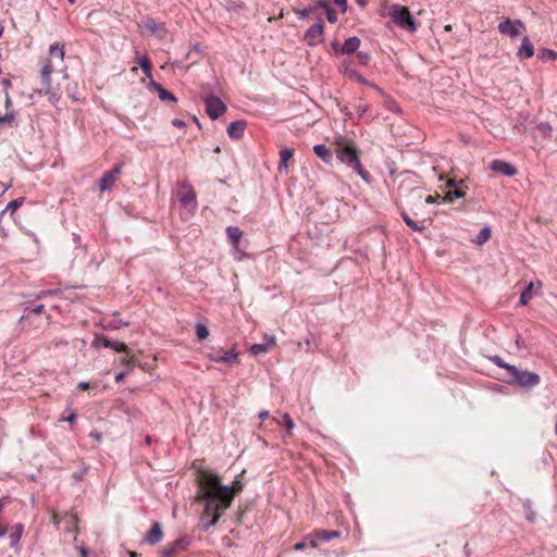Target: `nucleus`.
Listing matches in <instances>:
<instances>
[{
  "label": "nucleus",
  "instance_id": "obj_1",
  "mask_svg": "<svg viewBox=\"0 0 557 557\" xmlns=\"http://www.w3.org/2000/svg\"><path fill=\"white\" fill-rule=\"evenodd\" d=\"M23 313L20 318V323L23 327L40 329L45 324H50L52 315L49 309H58V305H50L37 300L36 296L32 295V298L25 300L22 304Z\"/></svg>",
  "mask_w": 557,
  "mask_h": 557
},
{
  "label": "nucleus",
  "instance_id": "obj_2",
  "mask_svg": "<svg viewBox=\"0 0 557 557\" xmlns=\"http://www.w3.org/2000/svg\"><path fill=\"white\" fill-rule=\"evenodd\" d=\"M216 485H219V475L213 474L209 471L202 472L201 498L206 500V512L210 513L212 510H216L223 513L227 509L233 500V496L220 495L216 492Z\"/></svg>",
  "mask_w": 557,
  "mask_h": 557
},
{
  "label": "nucleus",
  "instance_id": "obj_3",
  "mask_svg": "<svg viewBox=\"0 0 557 557\" xmlns=\"http://www.w3.org/2000/svg\"><path fill=\"white\" fill-rule=\"evenodd\" d=\"M337 158L341 160V162L346 164L348 168H351L354 171H356L357 174L366 183L371 184L372 176L361 165V162H360L359 157L357 154V150H356V148L354 147V145L351 143L341 147L337 150Z\"/></svg>",
  "mask_w": 557,
  "mask_h": 557
},
{
  "label": "nucleus",
  "instance_id": "obj_4",
  "mask_svg": "<svg viewBox=\"0 0 557 557\" xmlns=\"http://www.w3.org/2000/svg\"><path fill=\"white\" fill-rule=\"evenodd\" d=\"M505 382L508 384H516L525 389H531L540 384L541 377L535 372L521 370L513 366L512 369H510L508 379H506Z\"/></svg>",
  "mask_w": 557,
  "mask_h": 557
},
{
  "label": "nucleus",
  "instance_id": "obj_5",
  "mask_svg": "<svg viewBox=\"0 0 557 557\" xmlns=\"http://www.w3.org/2000/svg\"><path fill=\"white\" fill-rule=\"evenodd\" d=\"M389 16L397 26L410 33L418 28V23L407 7L393 4L389 8Z\"/></svg>",
  "mask_w": 557,
  "mask_h": 557
},
{
  "label": "nucleus",
  "instance_id": "obj_6",
  "mask_svg": "<svg viewBox=\"0 0 557 557\" xmlns=\"http://www.w3.org/2000/svg\"><path fill=\"white\" fill-rule=\"evenodd\" d=\"M205 110L211 120H218L226 111L224 102L214 95H208L205 98Z\"/></svg>",
  "mask_w": 557,
  "mask_h": 557
},
{
  "label": "nucleus",
  "instance_id": "obj_7",
  "mask_svg": "<svg viewBox=\"0 0 557 557\" xmlns=\"http://www.w3.org/2000/svg\"><path fill=\"white\" fill-rule=\"evenodd\" d=\"M190 544L191 539L183 535L164 546L160 554L162 557H174L178 553L186 550Z\"/></svg>",
  "mask_w": 557,
  "mask_h": 557
},
{
  "label": "nucleus",
  "instance_id": "obj_8",
  "mask_svg": "<svg viewBox=\"0 0 557 557\" xmlns=\"http://www.w3.org/2000/svg\"><path fill=\"white\" fill-rule=\"evenodd\" d=\"M324 34V22L321 16L318 17V22L310 26L304 35L305 40H307L308 46L314 47L318 44L323 41Z\"/></svg>",
  "mask_w": 557,
  "mask_h": 557
},
{
  "label": "nucleus",
  "instance_id": "obj_9",
  "mask_svg": "<svg viewBox=\"0 0 557 557\" xmlns=\"http://www.w3.org/2000/svg\"><path fill=\"white\" fill-rule=\"evenodd\" d=\"M497 29L500 34L507 35L510 38H516L520 35L521 29H525V26L521 20L512 21L507 17L498 24Z\"/></svg>",
  "mask_w": 557,
  "mask_h": 557
},
{
  "label": "nucleus",
  "instance_id": "obj_10",
  "mask_svg": "<svg viewBox=\"0 0 557 557\" xmlns=\"http://www.w3.org/2000/svg\"><path fill=\"white\" fill-rule=\"evenodd\" d=\"M123 163H116L110 171L104 172L98 183L99 189L101 191L111 190L121 175Z\"/></svg>",
  "mask_w": 557,
  "mask_h": 557
},
{
  "label": "nucleus",
  "instance_id": "obj_11",
  "mask_svg": "<svg viewBox=\"0 0 557 557\" xmlns=\"http://www.w3.org/2000/svg\"><path fill=\"white\" fill-rule=\"evenodd\" d=\"M95 348H111L117 352H128V347L125 343L119 341H111L104 335L97 334L91 343Z\"/></svg>",
  "mask_w": 557,
  "mask_h": 557
},
{
  "label": "nucleus",
  "instance_id": "obj_12",
  "mask_svg": "<svg viewBox=\"0 0 557 557\" xmlns=\"http://www.w3.org/2000/svg\"><path fill=\"white\" fill-rule=\"evenodd\" d=\"M343 74L348 77L351 81H355L361 85L370 86L374 89H380L377 85L374 83L369 82L367 78H364L361 74H359L356 70H354L350 66V63L348 61H343L342 63Z\"/></svg>",
  "mask_w": 557,
  "mask_h": 557
},
{
  "label": "nucleus",
  "instance_id": "obj_13",
  "mask_svg": "<svg viewBox=\"0 0 557 557\" xmlns=\"http://www.w3.org/2000/svg\"><path fill=\"white\" fill-rule=\"evenodd\" d=\"M54 71V66L50 59H45L41 65V85L45 94H50L52 89L51 74Z\"/></svg>",
  "mask_w": 557,
  "mask_h": 557
},
{
  "label": "nucleus",
  "instance_id": "obj_14",
  "mask_svg": "<svg viewBox=\"0 0 557 557\" xmlns=\"http://www.w3.org/2000/svg\"><path fill=\"white\" fill-rule=\"evenodd\" d=\"M143 26L150 32L153 36L159 39H163L166 35L165 24L163 22H158L152 17H145L143 20Z\"/></svg>",
  "mask_w": 557,
  "mask_h": 557
},
{
  "label": "nucleus",
  "instance_id": "obj_15",
  "mask_svg": "<svg viewBox=\"0 0 557 557\" xmlns=\"http://www.w3.org/2000/svg\"><path fill=\"white\" fill-rule=\"evenodd\" d=\"M209 359L213 362L218 363H238V354L235 351V349H230L224 352H211L209 354Z\"/></svg>",
  "mask_w": 557,
  "mask_h": 557
},
{
  "label": "nucleus",
  "instance_id": "obj_16",
  "mask_svg": "<svg viewBox=\"0 0 557 557\" xmlns=\"http://www.w3.org/2000/svg\"><path fill=\"white\" fill-rule=\"evenodd\" d=\"M178 200L184 207L191 210L197 207L196 193L191 186H184V189L178 193Z\"/></svg>",
  "mask_w": 557,
  "mask_h": 557
},
{
  "label": "nucleus",
  "instance_id": "obj_17",
  "mask_svg": "<svg viewBox=\"0 0 557 557\" xmlns=\"http://www.w3.org/2000/svg\"><path fill=\"white\" fill-rule=\"evenodd\" d=\"M490 168L493 172L500 173L508 177L517 174V169L511 163L499 159L493 160Z\"/></svg>",
  "mask_w": 557,
  "mask_h": 557
},
{
  "label": "nucleus",
  "instance_id": "obj_18",
  "mask_svg": "<svg viewBox=\"0 0 557 557\" xmlns=\"http://www.w3.org/2000/svg\"><path fill=\"white\" fill-rule=\"evenodd\" d=\"M221 518V512L212 510L210 513L206 512V508L200 517L199 529L207 532L210 528L214 527Z\"/></svg>",
  "mask_w": 557,
  "mask_h": 557
},
{
  "label": "nucleus",
  "instance_id": "obj_19",
  "mask_svg": "<svg viewBox=\"0 0 557 557\" xmlns=\"http://www.w3.org/2000/svg\"><path fill=\"white\" fill-rule=\"evenodd\" d=\"M448 186L449 187H454L453 190H449L446 195H445V198L447 201H453V199H460V198H465L466 196V189L468 188L466 185H465V182L462 180L456 182V181H450L448 182Z\"/></svg>",
  "mask_w": 557,
  "mask_h": 557
},
{
  "label": "nucleus",
  "instance_id": "obj_20",
  "mask_svg": "<svg viewBox=\"0 0 557 557\" xmlns=\"http://www.w3.org/2000/svg\"><path fill=\"white\" fill-rule=\"evenodd\" d=\"M409 199L412 205H423V203H435L440 199V195H429L426 197L423 196V193L419 188H413L409 193Z\"/></svg>",
  "mask_w": 557,
  "mask_h": 557
},
{
  "label": "nucleus",
  "instance_id": "obj_21",
  "mask_svg": "<svg viewBox=\"0 0 557 557\" xmlns=\"http://www.w3.org/2000/svg\"><path fill=\"white\" fill-rule=\"evenodd\" d=\"M163 539L162 527L159 522H153L150 530L144 536V542L149 545H156Z\"/></svg>",
  "mask_w": 557,
  "mask_h": 557
},
{
  "label": "nucleus",
  "instance_id": "obj_22",
  "mask_svg": "<svg viewBox=\"0 0 557 557\" xmlns=\"http://www.w3.org/2000/svg\"><path fill=\"white\" fill-rule=\"evenodd\" d=\"M247 123L244 120L233 121L227 126V135L232 139H239L244 136Z\"/></svg>",
  "mask_w": 557,
  "mask_h": 557
},
{
  "label": "nucleus",
  "instance_id": "obj_23",
  "mask_svg": "<svg viewBox=\"0 0 557 557\" xmlns=\"http://www.w3.org/2000/svg\"><path fill=\"white\" fill-rule=\"evenodd\" d=\"M534 54V47L528 36L522 38L521 45L517 51V57L520 60H527L532 58Z\"/></svg>",
  "mask_w": 557,
  "mask_h": 557
},
{
  "label": "nucleus",
  "instance_id": "obj_24",
  "mask_svg": "<svg viewBox=\"0 0 557 557\" xmlns=\"http://www.w3.org/2000/svg\"><path fill=\"white\" fill-rule=\"evenodd\" d=\"M25 527L23 523H16L12 527V531L9 534L10 547L17 550L20 541L24 534Z\"/></svg>",
  "mask_w": 557,
  "mask_h": 557
},
{
  "label": "nucleus",
  "instance_id": "obj_25",
  "mask_svg": "<svg viewBox=\"0 0 557 557\" xmlns=\"http://www.w3.org/2000/svg\"><path fill=\"white\" fill-rule=\"evenodd\" d=\"M361 45V40L357 36H352L347 38L342 45L339 51L341 54H351L356 53Z\"/></svg>",
  "mask_w": 557,
  "mask_h": 557
},
{
  "label": "nucleus",
  "instance_id": "obj_26",
  "mask_svg": "<svg viewBox=\"0 0 557 557\" xmlns=\"http://www.w3.org/2000/svg\"><path fill=\"white\" fill-rule=\"evenodd\" d=\"M400 216L408 227L414 232H423L425 230L424 221L418 222L413 220L407 210L400 209Z\"/></svg>",
  "mask_w": 557,
  "mask_h": 557
},
{
  "label": "nucleus",
  "instance_id": "obj_27",
  "mask_svg": "<svg viewBox=\"0 0 557 557\" xmlns=\"http://www.w3.org/2000/svg\"><path fill=\"white\" fill-rule=\"evenodd\" d=\"M225 233L232 247L240 245L244 233L238 226H227Z\"/></svg>",
  "mask_w": 557,
  "mask_h": 557
},
{
  "label": "nucleus",
  "instance_id": "obj_28",
  "mask_svg": "<svg viewBox=\"0 0 557 557\" xmlns=\"http://www.w3.org/2000/svg\"><path fill=\"white\" fill-rule=\"evenodd\" d=\"M313 534L317 542L327 543L333 539L339 537L342 533L338 530H317Z\"/></svg>",
  "mask_w": 557,
  "mask_h": 557
},
{
  "label": "nucleus",
  "instance_id": "obj_29",
  "mask_svg": "<svg viewBox=\"0 0 557 557\" xmlns=\"http://www.w3.org/2000/svg\"><path fill=\"white\" fill-rule=\"evenodd\" d=\"M294 150L292 148L285 147L280 150V161L277 164V170L280 173L286 172L288 168V160L293 157Z\"/></svg>",
  "mask_w": 557,
  "mask_h": 557
},
{
  "label": "nucleus",
  "instance_id": "obj_30",
  "mask_svg": "<svg viewBox=\"0 0 557 557\" xmlns=\"http://www.w3.org/2000/svg\"><path fill=\"white\" fill-rule=\"evenodd\" d=\"M313 152L322 159L325 163L331 164L333 160V153L330 148L323 144H317L313 146Z\"/></svg>",
  "mask_w": 557,
  "mask_h": 557
},
{
  "label": "nucleus",
  "instance_id": "obj_31",
  "mask_svg": "<svg viewBox=\"0 0 557 557\" xmlns=\"http://www.w3.org/2000/svg\"><path fill=\"white\" fill-rule=\"evenodd\" d=\"M274 345H275V338L272 336L267 343L251 345L249 351L252 355L258 356V355L268 352L269 349L271 347H273Z\"/></svg>",
  "mask_w": 557,
  "mask_h": 557
},
{
  "label": "nucleus",
  "instance_id": "obj_32",
  "mask_svg": "<svg viewBox=\"0 0 557 557\" xmlns=\"http://www.w3.org/2000/svg\"><path fill=\"white\" fill-rule=\"evenodd\" d=\"M308 546L312 547V548L318 546V543L315 541L313 533L306 535L302 541L296 543L294 545V549L295 550H304Z\"/></svg>",
  "mask_w": 557,
  "mask_h": 557
},
{
  "label": "nucleus",
  "instance_id": "obj_33",
  "mask_svg": "<svg viewBox=\"0 0 557 557\" xmlns=\"http://www.w3.org/2000/svg\"><path fill=\"white\" fill-rule=\"evenodd\" d=\"M491 235H492V228H491V226L486 225L481 228V231L479 232V234L474 237V239L472 242L475 245L482 246L486 242H488V239L491 238Z\"/></svg>",
  "mask_w": 557,
  "mask_h": 557
},
{
  "label": "nucleus",
  "instance_id": "obj_34",
  "mask_svg": "<svg viewBox=\"0 0 557 557\" xmlns=\"http://www.w3.org/2000/svg\"><path fill=\"white\" fill-rule=\"evenodd\" d=\"M533 283L530 282L529 284H527L524 286V288L522 289V292L520 293V298H519V304L521 306H525L529 304V301L532 299L533 297Z\"/></svg>",
  "mask_w": 557,
  "mask_h": 557
},
{
  "label": "nucleus",
  "instance_id": "obj_35",
  "mask_svg": "<svg viewBox=\"0 0 557 557\" xmlns=\"http://www.w3.org/2000/svg\"><path fill=\"white\" fill-rule=\"evenodd\" d=\"M522 507H523V512H524L525 519L530 523H534L536 520V512L533 509V503L530 499H525L522 503Z\"/></svg>",
  "mask_w": 557,
  "mask_h": 557
},
{
  "label": "nucleus",
  "instance_id": "obj_36",
  "mask_svg": "<svg viewBox=\"0 0 557 557\" xmlns=\"http://www.w3.org/2000/svg\"><path fill=\"white\" fill-rule=\"evenodd\" d=\"M537 58L542 61H554L557 59V52L553 49L543 48L539 51Z\"/></svg>",
  "mask_w": 557,
  "mask_h": 557
},
{
  "label": "nucleus",
  "instance_id": "obj_37",
  "mask_svg": "<svg viewBox=\"0 0 557 557\" xmlns=\"http://www.w3.org/2000/svg\"><path fill=\"white\" fill-rule=\"evenodd\" d=\"M139 66L141 67L144 74L151 78L152 76V64H151V61L150 59L148 58V55H144L140 60H139Z\"/></svg>",
  "mask_w": 557,
  "mask_h": 557
},
{
  "label": "nucleus",
  "instance_id": "obj_38",
  "mask_svg": "<svg viewBox=\"0 0 557 557\" xmlns=\"http://www.w3.org/2000/svg\"><path fill=\"white\" fill-rule=\"evenodd\" d=\"M49 54L51 58H57L62 61L64 59V47L59 44H53L49 48Z\"/></svg>",
  "mask_w": 557,
  "mask_h": 557
},
{
  "label": "nucleus",
  "instance_id": "obj_39",
  "mask_svg": "<svg viewBox=\"0 0 557 557\" xmlns=\"http://www.w3.org/2000/svg\"><path fill=\"white\" fill-rule=\"evenodd\" d=\"M60 293V289H42L34 294L37 300H47L49 297Z\"/></svg>",
  "mask_w": 557,
  "mask_h": 557
},
{
  "label": "nucleus",
  "instance_id": "obj_40",
  "mask_svg": "<svg viewBox=\"0 0 557 557\" xmlns=\"http://www.w3.org/2000/svg\"><path fill=\"white\" fill-rule=\"evenodd\" d=\"M216 492H218V494L224 495L226 497H228V496L234 497L235 487L230 486V485H222L221 482L219 481V485H216Z\"/></svg>",
  "mask_w": 557,
  "mask_h": 557
},
{
  "label": "nucleus",
  "instance_id": "obj_41",
  "mask_svg": "<svg viewBox=\"0 0 557 557\" xmlns=\"http://www.w3.org/2000/svg\"><path fill=\"white\" fill-rule=\"evenodd\" d=\"M490 360L496 364L497 367L499 368H503L507 371V373L510 372V369H512L513 364H510V363H507L503 360V358H500L499 356L495 355V356H492L490 357Z\"/></svg>",
  "mask_w": 557,
  "mask_h": 557
},
{
  "label": "nucleus",
  "instance_id": "obj_42",
  "mask_svg": "<svg viewBox=\"0 0 557 557\" xmlns=\"http://www.w3.org/2000/svg\"><path fill=\"white\" fill-rule=\"evenodd\" d=\"M128 322H123L122 320L112 319L111 321L103 324L104 330H119L122 326H127Z\"/></svg>",
  "mask_w": 557,
  "mask_h": 557
},
{
  "label": "nucleus",
  "instance_id": "obj_43",
  "mask_svg": "<svg viewBox=\"0 0 557 557\" xmlns=\"http://www.w3.org/2000/svg\"><path fill=\"white\" fill-rule=\"evenodd\" d=\"M356 59H357V63L359 65H362V66H367L370 62V53L366 52V51H357L356 52Z\"/></svg>",
  "mask_w": 557,
  "mask_h": 557
},
{
  "label": "nucleus",
  "instance_id": "obj_44",
  "mask_svg": "<svg viewBox=\"0 0 557 557\" xmlns=\"http://www.w3.org/2000/svg\"><path fill=\"white\" fill-rule=\"evenodd\" d=\"M88 470H89V467H88V466H86L85 463H83V465H82V468H81L78 471H76V472H74V473L72 474V480H73L75 483L81 482V481L83 480V478L87 474Z\"/></svg>",
  "mask_w": 557,
  "mask_h": 557
},
{
  "label": "nucleus",
  "instance_id": "obj_45",
  "mask_svg": "<svg viewBox=\"0 0 557 557\" xmlns=\"http://www.w3.org/2000/svg\"><path fill=\"white\" fill-rule=\"evenodd\" d=\"M537 131L544 136V137H550L553 128L549 123L547 122H541L536 126Z\"/></svg>",
  "mask_w": 557,
  "mask_h": 557
},
{
  "label": "nucleus",
  "instance_id": "obj_46",
  "mask_svg": "<svg viewBox=\"0 0 557 557\" xmlns=\"http://www.w3.org/2000/svg\"><path fill=\"white\" fill-rule=\"evenodd\" d=\"M196 336L199 341H203L209 336V330L205 324L198 323L196 325Z\"/></svg>",
  "mask_w": 557,
  "mask_h": 557
},
{
  "label": "nucleus",
  "instance_id": "obj_47",
  "mask_svg": "<svg viewBox=\"0 0 557 557\" xmlns=\"http://www.w3.org/2000/svg\"><path fill=\"white\" fill-rule=\"evenodd\" d=\"M159 99L161 101H171L172 103H176L177 102V98L175 97V95L173 92H171L170 90H168V89H162L160 91Z\"/></svg>",
  "mask_w": 557,
  "mask_h": 557
},
{
  "label": "nucleus",
  "instance_id": "obj_48",
  "mask_svg": "<svg viewBox=\"0 0 557 557\" xmlns=\"http://www.w3.org/2000/svg\"><path fill=\"white\" fill-rule=\"evenodd\" d=\"M317 10V7H309L305 9H294V12L298 15L299 18H307L311 13Z\"/></svg>",
  "mask_w": 557,
  "mask_h": 557
},
{
  "label": "nucleus",
  "instance_id": "obj_49",
  "mask_svg": "<svg viewBox=\"0 0 557 557\" xmlns=\"http://www.w3.org/2000/svg\"><path fill=\"white\" fill-rule=\"evenodd\" d=\"M15 120V112L8 111L4 115H0V125L11 124Z\"/></svg>",
  "mask_w": 557,
  "mask_h": 557
},
{
  "label": "nucleus",
  "instance_id": "obj_50",
  "mask_svg": "<svg viewBox=\"0 0 557 557\" xmlns=\"http://www.w3.org/2000/svg\"><path fill=\"white\" fill-rule=\"evenodd\" d=\"M283 425L286 428L287 433L290 434V431L294 429V422L289 413H284L283 417Z\"/></svg>",
  "mask_w": 557,
  "mask_h": 557
},
{
  "label": "nucleus",
  "instance_id": "obj_51",
  "mask_svg": "<svg viewBox=\"0 0 557 557\" xmlns=\"http://www.w3.org/2000/svg\"><path fill=\"white\" fill-rule=\"evenodd\" d=\"M232 250H233V257L235 260H244L246 257H247V253L245 252V250H243L239 245L238 246H235V247H232Z\"/></svg>",
  "mask_w": 557,
  "mask_h": 557
},
{
  "label": "nucleus",
  "instance_id": "obj_52",
  "mask_svg": "<svg viewBox=\"0 0 557 557\" xmlns=\"http://www.w3.org/2000/svg\"><path fill=\"white\" fill-rule=\"evenodd\" d=\"M66 411H69V414L62 416L60 421H66V422H70V423L76 422L77 413L74 410H71V409H67Z\"/></svg>",
  "mask_w": 557,
  "mask_h": 557
},
{
  "label": "nucleus",
  "instance_id": "obj_53",
  "mask_svg": "<svg viewBox=\"0 0 557 557\" xmlns=\"http://www.w3.org/2000/svg\"><path fill=\"white\" fill-rule=\"evenodd\" d=\"M325 14L330 23H335L337 21V13L331 5L325 10Z\"/></svg>",
  "mask_w": 557,
  "mask_h": 557
},
{
  "label": "nucleus",
  "instance_id": "obj_54",
  "mask_svg": "<svg viewBox=\"0 0 557 557\" xmlns=\"http://www.w3.org/2000/svg\"><path fill=\"white\" fill-rule=\"evenodd\" d=\"M357 117H362L369 109L368 104L359 103L355 107Z\"/></svg>",
  "mask_w": 557,
  "mask_h": 557
},
{
  "label": "nucleus",
  "instance_id": "obj_55",
  "mask_svg": "<svg viewBox=\"0 0 557 557\" xmlns=\"http://www.w3.org/2000/svg\"><path fill=\"white\" fill-rule=\"evenodd\" d=\"M312 7H317V10L323 9L325 11L326 9H329L330 3L326 0H318L317 3L313 4Z\"/></svg>",
  "mask_w": 557,
  "mask_h": 557
},
{
  "label": "nucleus",
  "instance_id": "obj_56",
  "mask_svg": "<svg viewBox=\"0 0 557 557\" xmlns=\"http://www.w3.org/2000/svg\"><path fill=\"white\" fill-rule=\"evenodd\" d=\"M333 2L341 9L342 12L347 11V0H333Z\"/></svg>",
  "mask_w": 557,
  "mask_h": 557
},
{
  "label": "nucleus",
  "instance_id": "obj_57",
  "mask_svg": "<svg viewBox=\"0 0 557 557\" xmlns=\"http://www.w3.org/2000/svg\"><path fill=\"white\" fill-rule=\"evenodd\" d=\"M330 46H331V49L333 50V52H334L336 55L341 54L339 49H341V47H342V46H341L337 41H332V42L330 44Z\"/></svg>",
  "mask_w": 557,
  "mask_h": 557
},
{
  "label": "nucleus",
  "instance_id": "obj_58",
  "mask_svg": "<svg viewBox=\"0 0 557 557\" xmlns=\"http://www.w3.org/2000/svg\"><path fill=\"white\" fill-rule=\"evenodd\" d=\"M172 125L175 126V127H185L186 123L183 120L174 119L172 121Z\"/></svg>",
  "mask_w": 557,
  "mask_h": 557
},
{
  "label": "nucleus",
  "instance_id": "obj_59",
  "mask_svg": "<svg viewBox=\"0 0 557 557\" xmlns=\"http://www.w3.org/2000/svg\"><path fill=\"white\" fill-rule=\"evenodd\" d=\"M127 372L126 371H121L119 372L116 375H115V382L116 383H120L124 380V377L126 376Z\"/></svg>",
  "mask_w": 557,
  "mask_h": 557
},
{
  "label": "nucleus",
  "instance_id": "obj_60",
  "mask_svg": "<svg viewBox=\"0 0 557 557\" xmlns=\"http://www.w3.org/2000/svg\"><path fill=\"white\" fill-rule=\"evenodd\" d=\"M341 111L349 119H352V112L349 110L347 106L341 108Z\"/></svg>",
  "mask_w": 557,
  "mask_h": 557
},
{
  "label": "nucleus",
  "instance_id": "obj_61",
  "mask_svg": "<svg viewBox=\"0 0 557 557\" xmlns=\"http://www.w3.org/2000/svg\"><path fill=\"white\" fill-rule=\"evenodd\" d=\"M408 205L410 206L409 209H410L411 213L414 216H418L419 213H418L417 209H414V207H418L419 205H412L409 198H408Z\"/></svg>",
  "mask_w": 557,
  "mask_h": 557
},
{
  "label": "nucleus",
  "instance_id": "obj_62",
  "mask_svg": "<svg viewBox=\"0 0 557 557\" xmlns=\"http://www.w3.org/2000/svg\"><path fill=\"white\" fill-rule=\"evenodd\" d=\"M8 499L9 497H3V498H0V513L3 511V509L5 508V505L8 503Z\"/></svg>",
  "mask_w": 557,
  "mask_h": 557
},
{
  "label": "nucleus",
  "instance_id": "obj_63",
  "mask_svg": "<svg viewBox=\"0 0 557 557\" xmlns=\"http://www.w3.org/2000/svg\"><path fill=\"white\" fill-rule=\"evenodd\" d=\"M89 388V382H81L78 383V389L86 391Z\"/></svg>",
  "mask_w": 557,
  "mask_h": 557
},
{
  "label": "nucleus",
  "instance_id": "obj_64",
  "mask_svg": "<svg viewBox=\"0 0 557 557\" xmlns=\"http://www.w3.org/2000/svg\"><path fill=\"white\" fill-rule=\"evenodd\" d=\"M89 436L95 438L96 441H100L102 437L101 433H99V432H90Z\"/></svg>",
  "mask_w": 557,
  "mask_h": 557
}]
</instances>
